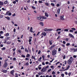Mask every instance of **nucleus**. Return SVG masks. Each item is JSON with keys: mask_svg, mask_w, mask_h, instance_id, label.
<instances>
[{"mask_svg": "<svg viewBox=\"0 0 77 77\" xmlns=\"http://www.w3.org/2000/svg\"><path fill=\"white\" fill-rule=\"evenodd\" d=\"M7 71V70H3L2 71V72H3V73H6Z\"/></svg>", "mask_w": 77, "mask_h": 77, "instance_id": "nucleus-18", "label": "nucleus"}, {"mask_svg": "<svg viewBox=\"0 0 77 77\" xmlns=\"http://www.w3.org/2000/svg\"><path fill=\"white\" fill-rule=\"evenodd\" d=\"M58 51L59 52L60 51H61V49L60 48H59L58 49Z\"/></svg>", "mask_w": 77, "mask_h": 77, "instance_id": "nucleus-46", "label": "nucleus"}, {"mask_svg": "<svg viewBox=\"0 0 77 77\" xmlns=\"http://www.w3.org/2000/svg\"><path fill=\"white\" fill-rule=\"evenodd\" d=\"M14 68L13 66H11L10 67V69H12V68Z\"/></svg>", "mask_w": 77, "mask_h": 77, "instance_id": "nucleus-49", "label": "nucleus"}, {"mask_svg": "<svg viewBox=\"0 0 77 77\" xmlns=\"http://www.w3.org/2000/svg\"><path fill=\"white\" fill-rule=\"evenodd\" d=\"M35 56H33V55L32 56V57H31V58L32 59H34V58H35Z\"/></svg>", "mask_w": 77, "mask_h": 77, "instance_id": "nucleus-36", "label": "nucleus"}, {"mask_svg": "<svg viewBox=\"0 0 77 77\" xmlns=\"http://www.w3.org/2000/svg\"><path fill=\"white\" fill-rule=\"evenodd\" d=\"M69 36L70 38H74V36L71 33L69 34Z\"/></svg>", "mask_w": 77, "mask_h": 77, "instance_id": "nucleus-6", "label": "nucleus"}, {"mask_svg": "<svg viewBox=\"0 0 77 77\" xmlns=\"http://www.w3.org/2000/svg\"><path fill=\"white\" fill-rule=\"evenodd\" d=\"M71 29H72V30H75V28H72Z\"/></svg>", "mask_w": 77, "mask_h": 77, "instance_id": "nucleus-38", "label": "nucleus"}, {"mask_svg": "<svg viewBox=\"0 0 77 77\" xmlns=\"http://www.w3.org/2000/svg\"><path fill=\"white\" fill-rule=\"evenodd\" d=\"M51 71V69H49L48 70V72H50Z\"/></svg>", "mask_w": 77, "mask_h": 77, "instance_id": "nucleus-40", "label": "nucleus"}, {"mask_svg": "<svg viewBox=\"0 0 77 77\" xmlns=\"http://www.w3.org/2000/svg\"><path fill=\"white\" fill-rule=\"evenodd\" d=\"M8 3V1H7V0L5 1L4 2V4H5V5L6 4H7V3Z\"/></svg>", "mask_w": 77, "mask_h": 77, "instance_id": "nucleus-25", "label": "nucleus"}, {"mask_svg": "<svg viewBox=\"0 0 77 77\" xmlns=\"http://www.w3.org/2000/svg\"><path fill=\"white\" fill-rule=\"evenodd\" d=\"M45 4L47 6H49V4L48 3H45Z\"/></svg>", "mask_w": 77, "mask_h": 77, "instance_id": "nucleus-30", "label": "nucleus"}, {"mask_svg": "<svg viewBox=\"0 0 77 77\" xmlns=\"http://www.w3.org/2000/svg\"><path fill=\"white\" fill-rule=\"evenodd\" d=\"M56 47V45H53L51 47H50L49 50H52V48H54V47Z\"/></svg>", "mask_w": 77, "mask_h": 77, "instance_id": "nucleus-5", "label": "nucleus"}, {"mask_svg": "<svg viewBox=\"0 0 77 77\" xmlns=\"http://www.w3.org/2000/svg\"><path fill=\"white\" fill-rule=\"evenodd\" d=\"M11 43V42H8L7 43V44L8 45L9 44H10Z\"/></svg>", "mask_w": 77, "mask_h": 77, "instance_id": "nucleus-26", "label": "nucleus"}, {"mask_svg": "<svg viewBox=\"0 0 77 77\" xmlns=\"http://www.w3.org/2000/svg\"><path fill=\"white\" fill-rule=\"evenodd\" d=\"M45 16L46 17H48V13H45Z\"/></svg>", "mask_w": 77, "mask_h": 77, "instance_id": "nucleus-15", "label": "nucleus"}, {"mask_svg": "<svg viewBox=\"0 0 77 77\" xmlns=\"http://www.w3.org/2000/svg\"><path fill=\"white\" fill-rule=\"evenodd\" d=\"M51 6H55L54 4L53 3H51Z\"/></svg>", "mask_w": 77, "mask_h": 77, "instance_id": "nucleus-31", "label": "nucleus"}, {"mask_svg": "<svg viewBox=\"0 0 77 77\" xmlns=\"http://www.w3.org/2000/svg\"><path fill=\"white\" fill-rule=\"evenodd\" d=\"M73 60H74V59H73V58H72V57H70L69 59L67 61V63L68 65H69L72 64V61H73Z\"/></svg>", "mask_w": 77, "mask_h": 77, "instance_id": "nucleus-1", "label": "nucleus"}, {"mask_svg": "<svg viewBox=\"0 0 77 77\" xmlns=\"http://www.w3.org/2000/svg\"><path fill=\"white\" fill-rule=\"evenodd\" d=\"M76 51H77V49H75L74 50V52H75Z\"/></svg>", "mask_w": 77, "mask_h": 77, "instance_id": "nucleus-51", "label": "nucleus"}, {"mask_svg": "<svg viewBox=\"0 0 77 77\" xmlns=\"http://www.w3.org/2000/svg\"><path fill=\"white\" fill-rule=\"evenodd\" d=\"M42 17H37L36 18L37 20H41L42 19Z\"/></svg>", "mask_w": 77, "mask_h": 77, "instance_id": "nucleus-14", "label": "nucleus"}, {"mask_svg": "<svg viewBox=\"0 0 77 77\" xmlns=\"http://www.w3.org/2000/svg\"><path fill=\"white\" fill-rule=\"evenodd\" d=\"M13 3L14 4V5H15V4L16 3V1H14L13 2Z\"/></svg>", "mask_w": 77, "mask_h": 77, "instance_id": "nucleus-58", "label": "nucleus"}, {"mask_svg": "<svg viewBox=\"0 0 77 77\" xmlns=\"http://www.w3.org/2000/svg\"><path fill=\"white\" fill-rule=\"evenodd\" d=\"M18 52H19V53H21V50H20V49L18 50Z\"/></svg>", "mask_w": 77, "mask_h": 77, "instance_id": "nucleus-41", "label": "nucleus"}, {"mask_svg": "<svg viewBox=\"0 0 77 77\" xmlns=\"http://www.w3.org/2000/svg\"><path fill=\"white\" fill-rule=\"evenodd\" d=\"M39 24H40L42 26H44V23L42 22H40L39 23Z\"/></svg>", "mask_w": 77, "mask_h": 77, "instance_id": "nucleus-17", "label": "nucleus"}, {"mask_svg": "<svg viewBox=\"0 0 77 77\" xmlns=\"http://www.w3.org/2000/svg\"><path fill=\"white\" fill-rule=\"evenodd\" d=\"M59 63H60V62L59 61L57 62L56 63V65H58V64H59Z\"/></svg>", "mask_w": 77, "mask_h": 77, "instance_id": "nucleus-45", "label": "nucleus"}, {"mask_svg": "<svg viewBox=\"0 0 77 77\" xmlns=\"http://www.w3.org/2000/svg\"><path fill=\"white\" fill-rule=\"evenodd\" d=\"M32 9H36V7H34V6H32Z\"/></svg>", "mask_w": 77, "mask_h": 77, "instance_id": "nucleus-33", "label": "nucleus"}, {"mask_svg": "<svg viewBox=\"0 0 77 77\" xmlns=\"http://www.w3.org/2000/svg\"><path fill=\"white\" fill-rule=\"evenodd\" d=\"M38 2L39 3H43V2L41 1H38Z\"/></svg>", "mask_w": 77, "mask_h": 77, "instance_id": "nucleus-50", "label": "nucleus"}, {"mask_svg": "<svg viewBox=\"0 0 77 77\" xmlns=\"http://www.w3.org/2000/svg\"><path fill=\"white\" fill-rule=\"evenodd\" d=\"M13 60L14 61L15 60H16V58L14 57L13 58Z\"/></svg>", "mask_w": 77, "mask_h": 77, "instance_id": "nucleus-54", "label": "nucleus"}, {"mask_svg": "<svg viewBox=\"0 0 77 77\" xmlns=\"http://www.w3.org/2000/svg\"><path fill=\"white\" fill-rule=\"evenodd\" d=\"M5 18L7 19L8 20H10V17L8 16L5 17Z\"/></svg>", "mask_w": 77, "mask_h": 77, "instance_id": "nucleus-16", "label": "nucleus"}, {"mask_svg": "<svg viewBox=\"0 0 77 77\" xmlns=\"http://www.w3.org/2000/svg\"><path fill=\"white\" fill-rule=\"evenodd\" d=\"M0 5L2 6V5H3V3L1 1H0Z\"/></svg>", "mask_w": 77, "mask_h": 77, "instance_id": "nucleus-27", "label": "nucleus"}, {"mask_svg": "<svg viewBox=\"0 0 77 77\" xmlns=\"http://www.w3.org/2000/svg\"><path fill=\"white\" fill-rule=\"evenodd\" d=\"M41 35H44V36H46L47 35V33H46L45 32H43L41 34Z\"/></svg>", "mask_w": 77, "mask_h": 77, "instance_id": "nucleus-12", "label": "nucleus"}, {"mask_svg": "<svg viewBox=\"0 0 77 77\" xmlns=\"http://www.w3.org/2000/svg\"><path fill=\"white\" fill-rule=\"evenodd\" d=\"M16 50V49L15 48H13L12 49V50L13 51H15Z\"/></svg>", "mask_w": 77, "mask_h": 77, "instance_id": "nucleus-61", "label": "nucleus"}, {"mask_svg": "<svg viewBox=\"0 0 77 77\" xmlns=\"http://www.w3.org/2000/svg\"><path fill=\"white\" fill-rule=\"evenodd\" d=\"M29 65V63L28 62H27V63L25 64V65H26V66H28Z\"/></svg>", "mask_w": 77, "mask_h": 77, "instance_id": "nucleus-32", "label": "nucleus"}, {"mask_svg": "<svg viewBox=\"0 0 77 77\" xmlns=\"http://www.w3.org/2000/svg\"><path fill=\"white\" fill-rule=\"evenodd\" d=\"M27 3H30V0H29L27 1Z\"/></svg>", "mask_w": 77, "mask_h": 77, "instance_id": "nucleus-64", "label": "nucleus"}, {"mask_svg": "<svg viewBox=\"0 0 77 77\" xmlns=\"http://www.w3.org/2000/svg\"><path fill=\"white\" fill-rule=\"evenodd\" d=\"M65 58H66V56H65V55H63V59H65Z\"/></svg>", "mask_w": 77, "mask_h": 77, "instance_id": "nucleus-47", "label": "nucleus"}, {"mask_svg": "<svg viewBox=\"0 0 77 77\" xmlns=\"http://www.w3.org/2000/svg\"><path fill=\"white\" fill-rule=\"evenodd\" d=\"M31 41H32V39H30L29 40V42H31Z\"/></svg>", "mask_w": 77, "mask_h": 77, "instance_id": "nucleus-55", "label": "nucleus"}, {"mask_svg": "<svg viewBox=\"0 0 77 77\" xmlns=\"http://www.w3.org/2000/svg\"><path fill=\"white\" fill-rule=\"evenodd\" d=\"M9 33H7L6 34L5 36L6 37H7V36H9Z\"/></svg>", "mask_w": 77, "mask_h": 77, "instance_id": "nucleus-23", "label": "nucleus"}, {"mask_svg": "<svg viewBox=\"0 0 77 77\" xmlns=\"http://www.w3.org/2000/svg\"><path fill=\"white\" fill-rule=\"evenodd\" d=\"M41 59H42V57H40V58H39L38 59V61H39V62H41Z\"/></svg>", "mask_w": 77, "mask_h": 77, "instance_id": "nucleus-21", "label": "nucleus"}, {"mask_svg": "<svg viewBox=\"0 0 77 77\" xmlns=\"http://www.w3.org/2000/svg\"><path fill=\"white\" fill-rule=\"evenodd\" d=\"M33 30V28H32V27H31L30 28V29L29 30V31L31 32V33H32L33 32V31L32 30Z\"/></svg>", "mask_w": 77, "mask_h": 77, "instance_id": "nucleus-19", "label": "nucleus"}, {"mask_svg": "<svg viewBox=\"0 0 77 77\" xmlns=\"http://www.w3.org/2000/svg\"><path fill=\"white\" fill-rule=\"evenodd\" d=\"M8 66V63L7 62H5L3 65V68H6Z\"/></svg>", "mask_w": 77, "mask_h": 77, "instance_id": "nucleus-4", "label": "nucleus"}, {"mask_svg": "<svg viewBox=\"0 0 77 77\" xmlns=\"http://www.w3.org/2000/svg\"><path fill=\"white\" fill-rule=\"evenodd\" d=\"M2 10H3V11H6V9H5L4 8H2Z\"/></svg>", "mask_w": 77, "mask_h": 77, "instance_id": "nucleus-62", "label": "nucleus"}, {"mask_svg": "<svg viewBox=\"0 0 77 77\" xmlns=\"http://www.w3.org/2000/svg\"><path fill=\"white\" fill-rule=\"evenodd\" d=\"M15 77H18V74H17V73H15Z\"/></svg>", "mask_w": 77, "mask_h": 77, "instance_id": "nucleus-37", "label": "nucleus"}, {"mask_svg": "<svg viewBox=\"0 0 77 77\" xmlns=\"http://www.w3.org/2000/svg\"><path fill=\"white\" fill-rule=\"evenodd\" d=\"M61 75L62 77H64V74H61Z\"/></svg>", "mask_w": 77, "mask_h": 77, "instance_id": "nucleus-63", "label": "nucleus"}, {"mask_svg": "<svg viewBox=\"0 0 77 77\" xmlns=\"http://www.w3.org/2000/svg\"><path fill=\"white\" fill-rule=\"evenodd\" d=\"M52 74H56V73L54 71H53L52 72Z\"/></svg>", "mask_w": 77, "mask_h": 77, "instance_id": "nucleus-60", "label": "nucleus"}, {"mask_svg": "<svg viewBox=\"0 0 77 77\" xmlns=\"http://www.w3.org/2000/svg\"><path fill=\"white\" fill-rule=\"evenodd\" d=\"M63 17H64V16L62 15V16H60V18H61V20H64L65 19L63 18Z\"/></svg>", "mask_w": 77, "mask_h": 77, "instance_id": "nucleus-8", "label": "nucleus"}, {"mask_svg": "<svg viewBox=\"0 0 77 77\" xmlns=\"http://www.w3.org/2000/svg\"><path fill=\"white\" fill-rule=\"evenodd\" d=\"M21 56L22 57H24V58L26 57V56H25V55H21Z\"/></svg>", "mask_w": 77, "mask_h": 77, "instance_id": "nucleus-44", "label": "nucleus"}, {"mask_svg": "<svg viewBox=\"0 0 77 77\" xmlns=\"http://www.w3.org/2000/svg\"><path fill=\"white\" fill-rule=\"evenodd\" d=\"M71 72H70L68 73V75H69V77L70 76V75H71Z\"/></svg>", "mask_w": 77, "mask_h": 77, "instance_id": "nucleus-48", "label": "nucleus"}, {"mask_svg": "<svg viewBox=\"0 0 77 77\" xmlns=\"http://www.w3.org/2000/svg\"><path fill=\"white\" fill-rule=\"evenodd\" d=\"M40 33V32H38V33L36 34V36H38V35H39Z\"/></svg>", "mask_w": 77, "mask_h": 77, "instance_id": "nucleus-59", "label": "nucleus"}, {"mask_svg": "<svg viewBox=\"0 0 77 77\" xmlns=\"http://www.w3.org/2000/svg\"><path fill=\"white\" fill-rule=\"evenodd\" d=\"M70 67V66L69 65H68L67 67H66V69H64V71H66V70H68L69 69V67Z\"/></svg>", "mask_w": 77, "mask_h": 77, "instance_id": "nucleus-9", "label": "nucleus"}, {"mask_svg": "<svg viewBox=\"0 0 77 77\" xmlns=\"http://www.w3.org/2000/svg\"><path fill=\"white\" fill-rule=\"evenodd\" d=\"M52 41H53V40H51V41L50 40H49V43L51 45H52V42H51Z\"/></svg>", "mask_w": 77, "mask_h": 77, "instance_id": "nucleus-20", "label": "nucleus"}, {"mask_svg": "<svg viewBox=\"0 0 77 77\" xmlns=\"http://www.w3.org/2000/svg\"><path fill=\"white\" fill-rule=\"evenodd\" d=\"M42 19H44V20H46L47 19V17L45 16H42L41 17Z\"/></svg>", "mask_w": 77, "mask_h": 77, "instance_id": "nucleus-13", "label": "nucleus"}, {"mask_svg": "<svg viewBox=\"0 0 77 77\" xmlns=\"http://www.w3.org/2000/svg\"><path fill=\"white\" fill-rule=\"evenodd\" d=\"M60 8H59L57 10V11L58 14H60Z\"/></svg>", "mask_w": 77, "mask_h": 77, "instance_id": "nucleus-10", "label": "nucleus"}, {"mask_svg": "<svg viewBox=\"0 0 77 77\" xmlns=\"http://www.w3.org/2000/svg\"><path fill=\"white\" fill-rule=\"evenodd\" d=\"M26 57H30V54H28L26 55Z\"/></svg>", "mask_w": 77, "mask_h": 77, "instance_id": "nucleus-29", "label": "nucleus"}, {"mask_svg": "<svg viewBox=\"0 0 77 77\" xmlns=\"http://www.w3.org/2000/svg\"><path fill=\"white\" fill-rule=\"evenodd\" d=\"M69 31L70 32H74V31L72 30H70Z\"/></svg>", "mask_w": 77, "mask_h": 77, "instance_id": "nucleus-56", "label": "nucleus"}, {"mask_svg": "<svg viewBox=\"0 0 77 77\" xmlns=\"http://www.w3.org/2000/svg\"><path fill=\"white\" fill-rule=\"evenodd\" d=\"M25 52H27V53H28V52H29V51L28 50H27V48H25Z\"/></svg>", "mask_w": 77, "mask_h": 77, "instance_id": "nucleus-22", "label": "nucleus"}, {"mask_svg": "<svg viewBox=\"0 0 77 77\" xmlns=\"http://www.w3.org/2000/svg\"><path fill=\"white\" fill-rule=\"evenodd\" d=\"M44 30L45 32H50V31H52L53 29H47V28H46L44 29Z\"/></svg>", "mask_w": 77, "mask_h": 77, "instance_id": "nucleus-3", "label": "nucleus"}, {"mask_svg": "<svg viewBox=\"0 0 77 77\" xmlns=\"http://www.w3.org/2000/svg\"><path fill=\"white\" fill-rule=\"evenodd\" d=\"M64 31H65V32H68V29H64Z\"/></svg>", "mask_w": 77, "mask_h": 77, "instance_id": "nucleus-52", "label": "nucleus"}, {"mask_svg": "<svg viewBox=\"0 0 77 77\" xmlns=\"http://www.w3.org/2000/svg\"><path fill=\"white\" fill-rule=\"evenodd\" d=\"M14 70H12L10 72V74H11L12 75H14Z\"/></svg>", "mask_w": 77, "mask_h": 77, "instance_id": "nucleus-11", "label": "nucleus"}, {"mask_svg": "<svg viewBox=\"0 0 77 77\" xmlns=\"http://www.w3.org/2000/svg\"><path fill=\"white\" fill-rule=\"evenodd\" d=\"M41 51L40 50H39L38 52V54H41Z\"/></svg>", "mask_w": 77, "mask_h": 77, "instance_id": "nucleus-35", "label": "nucleus"}, {"mask_svg": "<svg viewBox=\"0 0 77 77\" xmlns=\"http://www.w3.org/2000/svg\"><path fill=\"white\" fill-rule=\"evenodd\" d=\"M61 30V29H57V31H60Z\"/></svg>", "mask_w": 77, "mask_h": 77, "instance_id": "nucleus-43", "label": "nucleus"}, {"mask_svg": "<svg viewBox=\"0 0 77 77\" xmlns=\"http://www.w3.org/2000/svg\"><path fill=\"white\" fill-rule=\"evenodd\" d=\"M2 50H3H3H6V48L5 47H3L2 48H1Z\"/></svg>", "mask_w": 77, "mask_h": 77, "instance_id": "nucleus-28", "label": "nucleus"}, {"mask_svg": "<svg viewBox=\"0 0 77 77\" xmlns=\"http://www.w3.org/2000/svg\"><path fill=\"white\" fill-rule=\"evenodd\" d=\"M63 43L64 44H66V42L65 41H63Z\"/></svg>", "mask_w": 77, "mask_h": 77, "instance_id": "nucleus-57", "label": "nucleus"}, {"mask_svg": "<svg viewBox=\"0 0 77 77\" xmlns=\"http://www.w3.org/2000/svg\"><path fill=\"white\" fill-rule=\"evenodd\" d=\"M9 11H7L6 12V13L5 14V15H8L9 14Z\"/></svg>", "mask_w": 77, "mask_h": 77, "instance_id": "nucleus-24", "label": "nucleus"}, {"mask_svg": "<svg viewBox=\"0 0 77 77\" xmlns=\"http://www.w3.org/2000/svg\"><path fill=\"white\" fill-rule=\"evenodd\" d=\"M74 50H75V48H71V49H70V50L71 51H72L73 50H74Z\"/></svg>", "mask_w": 77, "mask_h": 77, "instance_id": "nucleus-42", "label": "nucleus"}, {"mask_svg": "<svg viewBox=\"0 0 77 77\" xmlns=\"http://www.w3.org/2000/svg\"><path fill=\"white\" fill-rule=\"evenodd\" d=\"M57 54V50H53L52 51V55L53 56H54V55H56Z\"/></svg>", "mask_w": 77, "mask_h": 77, "instance_id": "nucleus-2", "label": "nucleus"}, {"mask_svg": "<svg viewBox=\"0 0 77 77\" xmlns=\"http://www.w3.org/2000/svg\"><path fill=\"white\" fill-rule=\"evenodd\" d=\"M11 15H12V13H11L10 12L8 13V15H9V16H11Z\"/></svg>", "mask_w": 77, "mask_h": 77, "instance_id": "nucleus-53", "label": "nucleus"}, {"mask_svg": "<svg viewBox=\"0 0 77 77\" xmlns=\"http://www.w3.org/2000/svg\"><path fill=\"white\" fill-rule=\"evenodd\" d=\"M51 68L52 69H54V66H51Z\"/></svg>", "mask_w": 77, "mask_h": 77, "instance_id": "nucleus-34", "label": "nucleus"}, {"mask_svg": "<svg viewBox=\"0 0 77 77\" xmlns=\"http://www.w3.org/2000/svg\"><path fill=\"white\" fill-rule=\"evenodd\" d=\"M46 70H47V69H45L44 68L41 69V72H45Z\"/></svg>", "mask_w": 77, "mask_h": 77, "instance_id": "nucleus-7", "label": "nucleus"}, {"mask_svg": "<svg viewBox=\"0 0 77 77\" xmlns=\"http://www.w3.org/2000/svg\"><path fill=\"white\" fill-rule=\"evenodd\" d=\"M66 46H69V45H70V43H68L66 44Z\"/></svg>", "mask_w": 77, "mask_h": 77, "instance_id": "nucleus-39", "label": "nucleus"}]
</instances>
